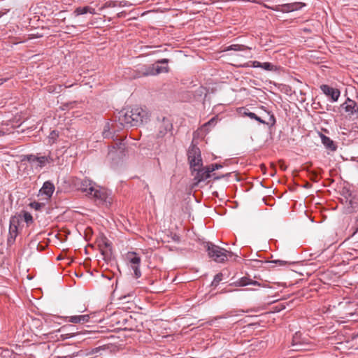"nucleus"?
Listing matches in <instances>:
<instances>
[{
  "mask_svg": "<svg viewBox=\"0 0 358 358\" xmlns=\"http://www.w3.org/2000/svg\"><path fill=\"white\" fill-rule=\"evenodd\" d=\"M117 120L111 124L107 122L103 131L104 138L114 137V134L124 127H138L148 119V113L141 107L123 109L118 112Z\"/></svg>",
  "mask_w": 358,
  "mask_h": 358,
  "instance_id": "1",
  "label": "nucleus"
},
{
  "mask_svg": "<svg viewBox=\"0 0 358 358\" xmlns=\"http://www.w3.org/2000/svg\"><path fill=\"white\" fill-rule=\"evenodd\" d=\"M155 132L157 138H164L165 141L168 138L171 140L173 136L172 120L166 117H157L155 122Z\"/></svg>",
  "mask_w": 358,
  "mask_h": 358,
  "instance_id": "2",
  "label": "nucleus"
},
{
  "mask_svg": "<svg viewBox=\"0 0 358 358\" xmlns=\"http://www.w3.org/2000/svg\"><path fill=\"white\" fill-rule=\"evenodd\" d=\"M89 196L99 204L106 206H109L113 203L112 192L96 183L93 188V192L89 194Z\"/></svg>",
  "mask_w": 358,
  "mask_h": 358,
  "instance_id": "3",
  "label": "nucleus"
},
{
  "mask_svg": "<svg viewBox=\"0 0 358 358\" xmlns=\"http://www.w3.org/2000/svg\"><path fill=\"white\" fill-rule=\"evenodd\" d=\"M208 256L217 263H222L227 259L228 255L231 256L232 252L220 248L210 242L205 244Z\"/></svg>",
  "mask_w": 358,
  "mask_h": 358,
  "instance_id": "4",
  "label": "nucleus"
},
{
  "mask_svg": "<svg viewBox=\"0 0 358 358\" xmlns=\"http://www.w3.org/2000/svg\"><path fill=\"white\" fill-rule=\"evenodd\" d=\"M187 156L190 169L192 170H196L195 169H198V167H201L203 166L200 149L196 145H192L189 148Z\"/></svg>",
  "mask_w": 358,
  "mask_h": 358,
  "instance_id": "5",
  "label": "nucleus"
},
{
  "mask_svg": "<svg viewBox=\"0 0 358 358\" xmlns=\"http://www.w3.org/2000/svg\"><path fill=\"white\" fill-rule=\"evenodd\" d=\"M195 169L196 170H192V172L194 176V180L196 181V184L205 181L211 176H213V180H217L228 176V174L222 175L220 176H216L215 174L211 175L206 166L198 167V169Z\"/></svg>",
  "mask_w": 358,
  "mask_h": 358,
  "instance_id": "6",
  "label": "nucleus"
},
{
  "mask_svg": "<svg viewBox=\"0 0 358 358\" xmlns=\"http://www.w3.org/2000/svg\"><path fill=\"white\" fill-rule=\"evenodd\" d=\"M124 150V145L122 142L115 143L113 145L110 146L106 157L108 161L112 164H115L123 156Z\"/></svg>",
  "mask_w": 358,
  "mask_h": 358,
  "instance_id": "7",
  "label": "nucleus"
},
{
  "mask_svg": "<svg viewBox=\"0 0 358 358\" xmlns=\"http://www.w3.org/2000/svg\"><path fill=\"white\" fill-rule=\"evenodd\" d=\"M341 107L348 113L350 117L358 118V104L355 101L347 98Z\"/></svg>",
  "mask_w": 358,
  "mask_h": 358,
  "instance_id": "8",
  "label": "nucleus"
},
{
  "mask_svg": "<svg viewBox=\"0 0 358 358\" xmlns=\"http://www.w3.org/2000/svg\"><path fill=\"white\" fill-rule=\"evenodd\" d=\"M305 4L301 2H294L285 3L282 5H277L272 8V10L277 12L290 13L301 9Z\"/></svg>",
  "mask_w": 358,
  "mask_h": 358,
  "instance_id": "9",
  "label": "nucleus"
},
{
  "mask_svg": "<svg viewBox=\"0 0 358 358\" xmlns=\"http://www.w3.org/2000/svg\"><path fill=\"white\" fill-rule=\"evenodd\" d=\"M95 185L96 182L88 178L78 180L76 182V185L78 188L83 192L85 193L88 196L89 194L93 192V188Z\"/></svg>",
  "mask_w": 358,
  "mask_h": 358,
  "instance_id": "10",
  "label": "nucleus"
},
{
  "mask_svg": "<svg viewBox=\"0 0 358 358\" xmlns=\"http://www.w3.org/2000/svg\"><path fill=\"white\" fill-rule=\"evenodd\" d=\"M127 259L131 264L132 270L134 271L135 277L136 278H140L141 275V272L139 268L141 258L136 252H129L127 254Z\"/></svg>",
  "mask_w": 358,
  "mask_h": 358,
  "instance_id": "11",
  "label": "nucleus"
},
{
  "mask_svg": "<svg viewBox=\"0 0 358 358\" xmlns=\"http://www.w3.org/2000/svg\"><path fill=\"white\" fill-rule=\"evenodd\" d=\"M320 90L326 96L330 98L331 102H336L341 96V92L338 89L334 88L328 85H322Z\"/></svg>",
  "mask_w": 358,
  "mask_h": 358,
  "instance_id": "12",
  "label": "nucleus"
},
{
  "mask_svg": "<svg viewBox=\"0 0 358 358\" xmlns=\"http://www.w3.org/2000/svg\"><path fill=\"white\" fill-rule=\"evenodd\" d=\"M168 59H162L157 60L155 64H151L152 74L155 76L162 73H167L169 71Z\"/></svg>",
  "mask_w": 358,
  "mask_h": 358,
  "instance_id": "13",
  "label": "nucleus"
},
{
  "mask_svg": "<svg viewBox=\"0 0 358 358\" xmlns=\"http://www.w3.org/2000/svg\"><path fill=\"white\" fill-rule=\"evenodd\" d=\"M244 115L250 119L255 120L257 122H259L261 124H271V126L274 125L275 123V116L273 114H271L269 116V122H266L264 120H263L261 117L257 116L255 113L250 112L248 110H245L244 112Z\"/></svg>",
  "mask_w": 358,
  "mask_h": 358,
  "instance_id": "14",
  "label": "nucleus"
},
{
  "mask_svg": "<svg viewBox=\"0 0 358 358\" xmlns=\"http://www.w3.org/2000/svg\"><path fill=\"white\" fill-rule=\"evenodd\" d=\"M150 65H140L136 67L135 74L133 76L134 78L141 76H152Z\"/></svg>",
  "mask_w": 358,
  "mask_h": 358,
  "instance_id": "15",
  "label": "nucleus"
},
{
  "mask_svg": "<svg viewBox=\"0 0 358 358\" xmlns=\"http://www.w3.org/2000/svg\"><path fill=\"white\" fill-rule=\"evenodd\" d=\"M319 136L321 138L322 143L324 145V146L331 150V151H336L337 149V146L334 143V142L328 136H325L324 134L322 133H319Z\"/></svg>",
  "mask_w": 358,
  "mask_h": 358,
  "instance_id": "16",
  "label": "nucleus"
},
{
  "mask_svg": "<svg viewBox=\"0 0 358 358\" xmlns=\"http://www.w3.org/2000/svg\"><path fill=\"white\" fill-rule=\"evenodd\" d=\"M54 191H55V185L50 181H45L43 183L41 189H40L41 194H45L48 198L52 196Z\"/></svg>",
  "mask_w": 358,
  "mask_h": 358,
  "instance_id": "17",
  "label": "nucleus"
},
{
  "mask_svg": "<svg viewBox=\"0 0 358 358\" xmlns=\"http://www.w3.org/2000/svg\"><path fill=\"white\" fill-rule=\"evenodd\" d=\"M88 13L92 15L96 14L95 9L94 8H92L88 6H86L84 7H78L74 11V13L76 16L80 15H84V14H86Z\"/></svg>",
  "mask_w": 358,
  "mask_h": 358,
  "instance_id": "18",
  "label": "nucleus"
},
{
  "mask_svg": "<svg viewBox=\"0 0 358 358\" xmlns=\"http://www.w3.org/2000/svg\"><path fill=\"white\" fill-rule=\"evenodd\" d=\"M53 161L52 158L50 156H41L38 157V161L35 164L36 167L43 168L46 164L50 163Z\"/></svg>",
  "mask_w": 358,
  "mask_h": 358,
  "instance_id": "19",
  "label": "nucleus"
},
{
  "mask_svg": "<svg viewBox=\"0 0 358 358\" xmlns=\"http://www.w3.org/2000/svg\"><path fill=\"white\" fill-rule=\"evenodd\" d=\"M236 284L238 286L243 287L249 285H259V283L256 280H250L246 277L240 278Z\"/></svg>",
  "mask_w": 358,
  "mask_h": 358,
  "instance_id": "20",
  "label": "nucleus"
},
{
  "mask_svg": "<svg viewBox=\"0 0 358 358\" xmlns=\"http://www.w3.org/2000/svg\"><path fill=\"white\" fill-rule=\"evenodd\" d=\"M22 220V217L21 215L17 214L12 216L10 219V227H18L20 223Z\"/></svg>",
  "mask_w": 358,
  "mask_h": 358,
  "instance_id": "21",
  "label": "nucleus"
},
{
  "mask_svg": "<svg viewBox=\"0 0 358 358\" xmlns=\"http://www.w3.org/2000/svg\"><path fill=\"white\" fill-rule=\"evenodd\" d=\"M124 6V5L122 4V1H120L119 3H117L115 1H106L104 4H103V6L100 8V10H103V9L109 8H115L117 6L122 7Z\"/></svg>",
  "mask_w": 358,
  "mask_h": 358,
  "instance_id": "22",
  "label": "nucleus"
},
{
  "mask_svg": "<svg viewBox=\"0 0 358 358\" xmlns=\"http://www.w3.org/2000/svg\"><path fill=\"white\" fill-rule=\"evenodd\" d=\"M247 49H250V48L240 44H232L227 48V50H234V51H243Z\"/></svg>",
  "mask_w": 358,
  "mask_h": 358,
  "instance_id": "23",
  "label": "nucleus"
},
{
  "mask_svg": "<svg viewBox=\"0 0 358 358\" xmlns=\"http://www.w3.org/2000/svg\"><path fill=\"white\" fill-rule=\"evenodd\" d=\"M261 69L270 71H274L277 70V67L270 62L262 63Z\"/></svg>",
  "mask_w": 358,
  "mask_h": 358,
  "instance_id": "24",
  "label": "nucleus"
},
{
  "mask_svg": "<svg viewBox=\"0 0 358 358\" xmlns=\"http://www.w3.org/2000/svg\"><path fill=\"white\" fill-rule=\"evenodd\" d=\"M38 157L34 155H29L25 156L24 159H26L27 162H29L31 164H35L36 163V161H38Z\"/></svg>",
  "mask_w": 358,
  "mask_h": 358,
  "instance_id": "25",
  "label": "nucleus"
},
{
  "mask_svg": "<svg viewBox=\"0 0 358 358\" xmlns=\"http://www.w3.org/2000/svg\"><path fill=\"white\" fill-rule=\"evenodd\" d=\"M206 167L210 171V173L211 174V173L213 172L214 171L221 169L222 167V165L220 164H212L209 166H207Z\"/></svg>",
  "mask_w": 358,
  "mask_h": 358,
  "instance_id": "26",
  "label": "nucleus"
},
{
  "mask_svg": "<svg viewBox=\"0 0 358 358\" xmlns=\"http://www.w3.org/2000/svg\"><path fill=\"white\" fill-rule=\"evenodd\" d=\"M222 280V273H217L215 275L213 280L212 282L213 286H217L220 281Z\"/></svg>",
  "mask_w": 358,
  "mask_h": 358,
  "instance_id": "27",
  "label": "nucleus"
},
{
  "mask_svg": "<svg viewBox=\"0 0 358 358\" xmlns=\"http://www.w3.org/2000/svg\"><path fill=\"white\" fill-rule=\"evenodd\" d=\"M23 218H24V222L27 224H30V223L33 222L32 215L28 212L24 213Z\"/></svg>",
  "mask_w": 358,
  "mask_h": 358,
  "instance_id": "28",
  "label": "nucleus"
},
{
  "mask_svg": "<svg viewBox=\"0 0 358 358\" xmlns=\"http://www.w3.org/2000/svg\"><path fill=\"white\" fill-rule=\"evenodd\" d=\"M68 322L71 323H80L79 315H73V316H69L67 317Z\"/></svg>",
  "mask_w": 358,
  "mask_h": 358,
  "instance_id": "29",
  "label": "nucleus"
},
{
  "mask_svg": "<svg viewBox=\"0 0 358 358\" xmlns=\"http://www.w3.org/2000/svg\"><path fill=\"white\" fill-rule=\"evenodd\" d=\"M16 237H17V236L11 235V234H8V238H7V245L8 246L12 245L15 243Z\"/></svg>",
  "mask_w": 358,
  "mask_h": 358,
  "instance_id": "30",
  "label": "nucleus"
},
{
  "mask_svg": "<svg viewBox=\"0 0 358 358\" xmlns=\"http://www.w3.org/2000/svg\"><path fill=\"white\" fill-rule=\"evenodd\" d=\"M80 323L84 324L89 322L90 316L88 315H79Z\"/></svg>",
  "mask_w": 358,
  "mask_h": 358,
  "instance_id": "31",
  "label": "nucleus"
},
{
  "mask_svg": "<svg viewBox=\"0 0 358 358\" xmlns=\"http://www.w3.org/2000/svg\"><path fill=\"white\" fill-rule=\"evenodd\" d=\"M217 122V118L215 117L211 118L208 122L204 124V127L214 126Z\"/></svg>",
  "mask_w": 358,
  "mask_h": 358,
  "instance_id": "32",
  "label": "nucleus"
},
{
  "mask_svg": "<svg viewBox=\"0 0 358 358\" xmlns=\"http://www.w3.org/2000/svg\"><path fill=\"white\" fill-rule=\"evenodd\" d=\"M31 208H34L35 210H39L43 206V204L38 202H33L31 203Z\"/></svg>",
  "mask_w": 358,
  "mask_h": 358,
  "instance_id": "33",
  "label": "nucleus"
},
{
  "mask_svg": "<svg viewBox=\"0 0 358 358\" xmlns=\"http://www.w3.org/2000/svg\"><path fill=\"white\" fill-rule=\"evenodd\" d=\"M17 229H18V227H13L9 226L8 234H10L11 235L17 236Z\"/></svg>",
  "mask_w": 358,
  "mask_h": 358,
  "instance_id": "34",
  "label": "nucleus"
},
{
  "mask_svg": "<svg viewBox=\"0 0 358 358\" xmlns=\"http://www.w3.org/2000/svg\"><path fill=\"white\" fill-rule=\"evenodd\" d=\"M196 93L197 95L201 96L203 94H205L206 95V89L203 88V87H199L196 90Z\"/></svg>",
  "mask_w": 358,
  "mask_h": 358,
  "instance_id": "35",
  "label": "nucleus"
},
{
  "mask_svg": "<svg viewBox=\"0 0 358 358\" xmlns=\"http://www.w3.org/2000/svg\"><path fill=\"white\" fill-rule=\"evenodd\" d=\"M252 63V65L251 66L253 67V68H261L262 67V62H258V61H252L251 62Z\"/></svg>",
  "mask_w": 358,
  "mask_h": 358,
  "instance_id": "36",
  "label": "nucleus"
},
{
  "mask_svg": "<svg viewBox=\"0 0 358 358\" xmlns=\"http://www.w3.org/2000/svg\"><path fill=\"white\" fill-rule=\"evenodd\" d=\"M272 262L275 263V264H278L280 266H285L287 264V262L283 261V260H280V259L273 260V261H272Z\"/></svg>",
  "mask_w": 358,
  "mask_h": 358,
  "instance_id": "37",
  "label": "nucleus"
},
{
  "mask_svg": "<svg viewBox=\"0 0 358 358\" xmlns=\"http://www.w3.org/2000/svg\"><path fill=\"white\" fill-rule=\"evenodd\" d=\"M11 352L8 350H4L2 351L3 357V358H8L10 357V354Z\"/></svg>",
  "mask_w": 358,
  "mask_h": 358,
  "instance_id": "38",
  "label": "nucleus"
},
{
  "mask_svg": "<svg viewBox=\"0 0 358 358\" xmlns=\"http://www.w3.org/2000/svg\"><path fill=\"white\" fill-rule=\"evenodd\" d=\"M126 15V13L124 11L120 12L117 14V17L118 18L123 17Z\"/></svg>",
  "mask_w": 358,
  "mask_h": 358,
  "instance_id": "39",
  "label": "nucleus"
},
{
  "mask_svg": "<svg viewBox=\"0 0 358 358\" xmlns=\"http://www.w3.org/2000/svg\"><path fill=\"white\" fill-rule=\"evenodd\" d=\"M6 80H7V79L1 78L0 79V85L3 84Z\"/></svg>",
  "mask_w": 358,
  "mask_h": 358,
  "instance_id": "40",
  "label": "nucleus"
},
{
  "mask_svg": "<svg viewBox=\"0 0 358 358\" xmlns=\"http://www.w3.org/2000/svg\"><path fill=\"white\" fill-rule=\"evenodd\" d=\"M3 14H4L3 13L0 11V18L3 15Z\"/></svg>",
  "mask_w": 358,
  "mask_h": 358,
  "instance_id": "41",
  "label": "nucleus"
},
{
  "mask_svg": "<svg viewBox=\"0 0 358 358\" xmlns=\"http://www.w3.org/2000/svg\"><path fill=\"white\" fill-rule=\"evenodd\" d=\"M357 163H358V159H357Z\"/></svg>",
  "mask_w": 358,
  "mask_h": 358,
  "instance_id": "42",
  "label": "nucleus"
}]
</instances>
